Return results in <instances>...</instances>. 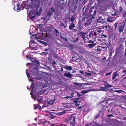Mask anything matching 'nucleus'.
I'll return each mask as SVG.
<instances>
[{
    "label": "nucleus",
    "instance_id": "52",
    "mask_svg": "<svg viewBox=\"0 0 126 126\" xmlns=\"http://www.w3.org/2000/svg\"><path fill=\"white\" fill-rule=\"evenodd\" d=\"M108 117L109 118H110L111 117H114V116L111 114L108 115Z\"/></svg>",
    "mask_w": 126,
    "mask_h": 126
},
{
    "label": "nucleus",
    "instance_id": "63",
    "mask_svg": "<svg viewBox=\"0 0 126 126\" xmlns=\"http://www.w3.org/2000/svg\"><path fill=\"white\" fill-rule=\"evenodd\" d=\"M67 110H65L63 111V114H65L66 113V112L68 111Z\"/></svg>",
    "mask_w": 126,
    "mask_h": 126
},
{
    "label": "nucleus",
    "instance_id": "55",
    "mask_svg": "<svg viewBox=\"0 0 126 126\" xmlns=\"http://www.w3.org/2000/svg\"><path fill=\"white\" fill-rule=\"evenodd\" d=\"M82 92L83 94H85L87 93V91H82Z\"/></svg>",
    "mask_w": 126,
    "mask_h": 126
},
{
    "label": "nucleus",
    "instance_id": "12",
    "mask_svg": "<svg viewBox=\"0 0 126 126\" xmlns=\"http://www.w3.org/2000/svg\"><path fill=\"white\" fill-rule=\"evenodd\" d=\"M96 11L95 10H94L93 13L91 14V17L93 19L95 18L96 16Z\"/></svg>",
    "mask_w": 126,
    "mask_h": 126
},
{
    "label": "nucleus",
    "instance_id": "61",
    "mask_svg": "<svg viewBox=\"0 0 126 126\" xmlns=\"http://www.w3.org/2000/svg\"><path fill=\"white\" fill-rule=\"evenodd\" d=\"M123 73H126V70H124L123 71Z\"/></svg>",
    "mask_w": 126,
    "mask_h": 126
},
{
    "label": "nucleus",
    "instance_id": "20",
    "mask_svg": "<svg viewBox=\"0 0 126 126\" xmlns=\"http://www.w3.org/2000/svg\"><path fill=\"white\" fill-rule=\"evenodd\" d=\"M79 99L78 98H77L74 101V103L76 104L77 105H79V104L78 103L79 102Z\"/></svg>",
    "mask_w": 126,
    "mask_h": 126
},
{
    "label": "nucleus",
    "instance_id": "21",
    "mask_svg": "<svg viewBox=\"0 0 126 126\" xmlns=\"http://www.w3.org/2000/svg\"><path fill=\"white\" fill-rule=\"evenodd\" d=\"M49 31L51 32H52L54 33V30L55 29L52 26H49Z\"/></svg>",
    "mask_w": 126,
    "mask_h": 126
},
{
    "label": "nucleus",
    "instance_id": "39",
    "mask_svg": "<svg viewBox=\"0 0 126 126\" xmlns=\"http://www.w3.org/2000/svg\"><path fill=\"white\" fill-rule=\"evenodd\" d=\"M71 98H72V97L71 96H67V97H63V98H66V99H68V100H69V99L70 100V99Z\"/></svg>",
    "mask_w": 126,
    "mask_h": 126
},
{
    "label": "nucleus",
    "instance_id": "36",
    "mask_svg": "<svg viewBox=\"0 0 126 126\" xmlns=\"http://www.w3.org/2000/svg\"><path fill=\"white\" fill-rule=\"evenodd\" d=\"M101 36L102 37H101V38H104L105 39L107 38V36L105 35L102 34Z\"/></svg>",
    "mask_w": 126,
    "mask_h": 126
},
{
    "label": "nucleus",
    "instance_id": "42",
    "mask_svg": "<svg viewBox=\"0 0 126 126\" xmlns=\"http://www.w3.org/2000/svg\"><path fill=\"white\" fill-rule=\"evenodd\" d=\"M118 24V22H117L115 23L114 24V26L115 27V30L117 28V26Z\"/></svg>",
    "mask_w": 126,
    "mask_h": 126
},
{
    "label": "nucleus",
    "instance_id": "41",
    "mask_svg": "<svg viewBox=\"0 0 126 126\" xmlns=\"http://www.w3.org/2000/svg\"><path fill=\"white\" fill-rule=\"evenodd\" d=\"M51 63L52 64H55L56 65H57V63L55 61L53 60L52 62H51Z\"/></svg>",
    "mask_w": 126,
    "mask_h": 126
},
{
    "label": "nucleus",
    "instance_id": "59",
    "mask_svg": "<svg viewBox=\"0 0 126 126\" xmlns=\"http://www.w3.org/2000/svg\"><path fill=\"white\" fill-rule=\"evenodd\" d=\"M77 95H78V96L79 97H80V96H81V95L80 94H79V93H78L77 94Z\"/></svg>",
    "mask_w": 126,
    "mask_h": 126
},
{
    "label": "nucleus",
    "instance_id": "43",
    "mask_svg": "<svg viewBox=\"0 0 126 126\" xmlns=\"http://www.w3.org/2000/svg\"><path fill=\"white\" fill-rule=\"evenodd\" d=\"M56 65L55 64H52V66L53 67L54 69H56Z\"/></svg>",
    "mask_w": 126,
    "mask_h": 126
},
{
    "label": "nucleus",
    "instance_id": "34",
    "mask_svg": "<svg viewBox=\"0 0 126 126\" xmlns=\"http://www.w3.org/2000/svg\"><path fill=\"white\" fill-rule=\"evenodd\" d=\"M94 122H93L87 124L85 126H90L91 125H92V126H93V123Z\"/></svg>",
    "mask_w": 126,
    "mask_h": 126
},
{
    "label": "nucleus",
    "instance_id": "28",
    "mask_svg": "<svg viewBox=\"0 0 126 126\" xmlns=\"http://www.w3.org/2000/svg\"><path fill=\"white\" fill-rule=\"evenodd\" d=\"M40 42L43 44H44L45 46H46L47 45V43L45 42L44 41H40Z\"/></svg>",
    "mask_w": 126,
    "mask_h": 126
},
{
    "label": "nucleus",
    "instance_id": "8",
    "mask_svg": "<svg viewBox=\"0 0 126 126\" xmlns=\"http://www.w3.org/2000/svg\"><path fill=\"white\" fill-rule=\"evenodd\" d=\"M116 19V18L111 17H109L107 19V21L109 22L114 21Z\"/></svg>",
    "mask_w": 126,
    "mask_h": 126
},
{
    "label": "nucleus",
    "instance_id": "27",
    "mask_svg": "<svg viewBox=\"0 0 126 126\" xmlns=\"http://www.w3.org/2000/svg\"><path fill=\"white\" fill-rule=\"evenodd\" d=\"M55 114L58 115H62L63 114V111L56 113H55Z\"/></svg>",
    "mask_w": 126,
    "mask_h": 126
},
{
    "label": "nucleus",
    "instance_id": "53",
    "mask_svg": "<svg viewBox=\"0 0 126 126\" xmlns=\"http://www.w3.org/2000/svg\"><path fill=\"white\" fill-rule=\"evenodd\" d=\"M73 84L75 85H80V84L79 83H77V82H75V83H73Z\"/></svg>",
    "mask_w": 126,
    "mask_h": 126
},
{
    "label": "nucleus",
    "instance_id": "56",
    "mask_svg": "<svg viewBox=\"0 0 126 126\" xmlns=\"http://www.w3.org/2000/svg\"><path fill=\"white\" fill-rule=\"evenodd\" d=\"M35 61V63L36 64H39V62L38 61Z\"/></svg>",
    "mask_w": 126,
    "mask_h": 126
},
{
    "label": "nucleus",
    "instance_id": "31",
    "mask_svg": "<svg viewBox=\"0 0 126 126\" xmlns=\"http://www.w3.org/2000/svg\"><path fill=\"white\" fill-rule=\"evenodd\" d=\"M117 71H117L113 73V76L116 77L117 76H118V72Z\"/></svg>",
    "mask_w": 126,
    "mask_h": 126
},
{
    "label": "nucleus",
    "instance_id": "13",
    "mask_svg": "<svg viewBox=\"0 0 126 126\" xmlns=\"http://www.w3.org/2000/svg\"><path fill=\"white\" fill-rule=\"evenodd\" d=\"M75 27V25L73 23H72L70 24L69 27V29L70 30H72Z\"/></svg>",
    "mask_w": 126,
    "mask_h": 126
},
{
    "label": "nucleus",
    "instance_id": "58",
    "mask_svg": "<svg viewBox=\"0 0 126 126\" xmlns=\"http://www.w3.org/2000/svg\"><path fill=\"white\" fill-rule=\"evenodd\" d=\"M99 117V116L98 115H96V116H95V118H96V119H97V118H98Z\"/></svg>",
    "mask_w": 126,
    "mask_h": 126
},
{
    "label": "nucleus",
    "instance_id": "50",
    "mask_svg": "<svg viewBox=\"0 0 126 126\" xmlns=\"http://www.w3.org/2000/svg\"><path fill=\"white\" fill-rule=\"evenodd\" d=\"M26 75L27 77H28L30 78V76H29L28 73L27 72V69L26 70Z\"/></svg>",
    "mask_w": 126,
    "mask_h": 126
},
{
    "label": "nucleus",
    "instance_id": "54",
    "mask_svg": "<svg viewBox=\"0 0 126 126\" xmlns=\"http://www.w3.org/2000/svg\"><path fill=\"white\" fill-rule=\"evenodd\" d=\"M103 0H98V2L99 3H101L102 2Z\"/></svg>",
    "mask_w": 126,
    "mask_h": 126
},
{
    "label": "nucleus",
    "instance_id": "51",
    "mask_svg": "<svg viewBox=\"0 0 126 126\" xmlns=\"http://www.w3.org/2000/svg\"><path fill=\"white\" fill-rule=\"evenodd\" d=\"M73 32H78V31H79V30H77V29H73Z\"/></svg>",
    "mask_w": 126,
    "mask_h": 126
},
{
    "label": "nucleus",
    "instance_id": "44",
    "mask_svg": "<svg viewBox=\"0 0 126 126\" xmlns=\"http://www.w3.org/2000/svg\"><path fill=\"white\" fill-rule=\"evenodd\" d=\"M96 31V33L98 32L99 33H101L102 32L101 30L100 29L97 30Z\"/></svg>",
    "mask_w": 126,
    "mask_h": 126
},
{
    "label": "nucleus",
    "instance_id": "25",
    "mask_svg": "<svg viewBox=\"0 0 126 126\" xmlns=\"http://www.w3.org/2000/svg\"><path fill=\"white\" fill-rule=\"evenodd\" d=\"M34 109L35 110L37 108L40 109L41 108V106L40 105H34Z\"/></svg>",
    "mask_w": 126,
    "mask_h": 126
},
{
    "label": "nucleus",
    "instance_id": "62",
    "mask_svg": "<svg viewBox=\"0 0 126 126\" xmlns=\"http://www.w3.org/2000/svg\"><path fill=\"white\" fill-rule=\"evenodd\" d=\"M60 67L61 68V69L60 70V71H63V68L62 67Z\"/></svg>",
    "mask_w": 126,
    "mask_h": 126
},
{
    "label": "nucleus",
    "instance_id": "49",
    "mask_svg": "<svg viewBox=\"0 0 126 126\" xmlns=\"http://www.w3.org/2000/svg\"><path fill=\"white\" fill-rule=\"evenodd\" d=\"M77 59L75 60L74 59H72L70 61V62H75L76 61Z\"/></svg>",
    "mask_w": 126,
    "mask_h": 126
},
{
    "label": "nucleus",
    "instance_id": "64",
    "mask_svg": "<svg viewBox=\"0 0 126 126\" xmlns=\"http://www.w3.org/2000/svg\"><path fill=\"white\" fill-rule=\"evenodd\" d=\"M59 126H63V125L62 124H59Z\"/></svg>",
    "mask_w": 126,
    "mask_h": 126
},
{
    "label": "nucleus",
    "instance_id": "3",
    "mask_svg": "<svg viewBox=\"0 0 126 126\" xmlns=\"http://www.w3.org/2000/svg\"><path fill=\"white\" fill-rule=\"evenodd\" d=\"M54 12L55 10L53 8L51 7L49 9L47 13V16H51L53 14V13Z\"/></svg>",
    "mask_w": 126,
    "mask_h": 126
},
{
    "label": "nucleus",
    "instance_id": "17",
    "mask_svg": "<svg viewBox=\"0 0 126 126\" xmlns=\"http://www.w3.org/2000/svg\"><path fill=\"white\" fill-rule=\"evenodd\" d=\"M105 17L103 16V17L102 16H100L98 18V19L99 20H99L98 21V22H101V23L102 21H101L103 20L104 21L105 19Z\"/></svg>",
    "mask_w": 126,
    "mask_h": 126
},
{
    "label": "nucleus",
    "instance_id": "7",
    "mask_svg": "<svg viewBox=\"0 0 126 126\" xmlns=\"http://www.w3.org/2000/svg\"><path fill=\"white\" fill-rule=\"evenodd\" d=\"M33 98L35 100H37L39 103H41L43 100V97L41 96H39L37 97L35 96H34Z\"/></svg>",
    "mask_w": 126,
    "mask_h": 126
},
{
    "label": "nucleus",
    "instance_id": "26",
    "mask_svg": "<svg viewBox=\"0 0 126 126\" xmlns=\"http://www.w3.org/2000/svg\"><path fill=\"white\" fill-rule=\"evenodd\" d=\"M115 92L118 93H122V92H124V91L121 90H116L115 91Z\"/></svg>",
    "mask_w": 126,
    "mask_h": 126
},
{
    "label": "nucleus",
    "instance_id": "47",
    "mask_svg": "<svg viewBox=\"0 0 126 126\" xmlns=\"http://www.w3.org/2000/svg\"><path fill=\"white\" fill-rule=\"evenodd\" d=\"M34 78L36 79L37 80H40L41 79V78H39L38 77H35Z\"/></svg>",
    "mask_w": 126,
    "mask_h": 126
},
{
    "label": "nucleus",
    "instance_id": "5",
    "mask_svg": "<svg viewBox=\"0 0 126 126\" xmlns=\"http://www.w3.org/2000/svg\"><path fill=\"white\" fill-rule=\"evenodd\" d=\"M125 22H126L125 21V22L121 26H118V31L119 32L121 33L123 31Z\"/></svg>",
    "mask_w": 126,
    "mask_h": 126
},
{
    "label": "nucleus",
    "instance_id": "14",
    "mask_svg": "<svg viewBox=\"0 0 126 126\" xmlns=\"http://www.w3.org/2000/svg\"><path fill=\"white\" fill-rule=\"evenodd\" d=\"M59 6L61 9H63V0H61L59 2Z\"/></svg>",
    "mask_w": 126,
    "mask_h": 126
},
{
    "label": "nucleus",
    "instance_id": "32",
    "mask_svg": "<svg viewBox=\"0 0 126 126\" xmlns=\"http://www.w3.org/2000/svg\"><path fill=\"white\" fill-rule=\"evenodd\" d=\"M19 5H20V4H19V3L17 5V11H20L21 10V9L19 7Z\"/></svg>",
    "mask_w": 126,
    "mask_h": 126
},
{
    "label": "nucleus",
    "instance_id": "9",
    "mask_svg": "<svg viewBox=\"0 0 126 126\" xmlns=\"http://www.w3.org/2000/svg\"><path fill=\"white\" fill-rule=\"evenodd\" d=\"M104 85L106 88H111L113 87V86L110 84H109L107 81H105L104 82Z\"/></svg>",
    "mask_w": 126,
    "mask_h": 126
},
{
    "label": "nucleus",
    "instance_id": "45",
    "mask_svg": "<svg viewBox=\"0 0 126 126\" xmlns=\"http://www.w3.org/2000/svg\"><path fill=\"white\" fill-rule=\"evenodd\" d=\"M120 48H117L116 50V52L119 53L120 52Z\"/></svg>",
    "mask_w": 126,
    "mask_h": 126
},
{
    "label": "nucleus",
    "instance_id": "4",
    "mask_svg": "<svg viewBox=\"0 0 126 126\" xmlns=\"http://www.w3.org/2000/svg\"><path fill=\"white\" fill-rule=\"evenodd\" d=\"M76 117L74 116H72L70 118V121H68V122H70L73 126H75V121Z\"/></svg>",
    "mask_w": 126,
    "mask_h": 126
},
{
    "label": "nucleus",
    "instance_id": "1",
    "mask_svg": "<svg viewBox=\"0 0 126 126\" xmlns=\"http://www.w3.org/2000/svg\"><path fill=\"white\" fill-rule=\"evenodd\" d=\"M31 5L32 6L33 8H36V12H37V15H40L41 13L40 11L41 10L42 8L41 7L40 10L39 12L38 9L40 6V1L36 0H32L31 2Z\"/></svg>",
    "mask_w": 126,
    "mask_h": 126
},
{
    "label": "nucleus",
    "instance_id": "10",
    "mask_svg": "<svg viewBox=\"0 0 126 126\" xmlns=\"http://www.w3.org/2000/svg\"><path fill=\"white\" fill-rule=\"evenodd\" d=\"M64 75L69 78H71L72 76V74H70L69 72L67 71H65Z\"/></svg>",
    "mask_w": 126,
    "mask_h": 126
},
{
    "label": "nucleus",
    "instance_id": "48",
    "mask_svg": "<svg viewBox=\"0 0 126 126\" xmlns=\"http://www.w3.org/2000/svg\"><path fill=\"white\" fill-rule=\"evenodd\" d=\"M112 72L111 71V72H110L109 73H107L106 74L105 76H107L110 75L111 74V73H112Z\"/></svg>",
    "mask_w": 126,
    "mask_h": 126
},
{
    "label": "nucleus",
    "instance_id": "37",
    "mask_svg": "<svg viewBox=\"0 0 126 126\" xmlns=\"http://www.w3.org/2000/svg\"><path fill=\"white\" fill-rule=\"evenodd\" d=\"M75 20V16H73L70 19V21L71 22H73Z\"/></svg>",
    "mask_w": 126,
    "mask_h": 126
},
{
    "label": "nucleus",
    "instance_id": "30",
    "mask_svg": "<svg viewBox=\"0 0 126 126\" xmlns=\"http://www.w3.org/2000/svg\"><path fill=\"white\" fill-rule=\"evenodd\" d=\"M54 30L55 31L54 32H55V34L57 35H58L59 34V32L57 30L55 29H54Z\"/></svg>",
    "mask_w": 126,
    "mask_h": 126
},
{
    "label": "nucleus",
    "instance_id": "11",
    "mask_svg": "<svg viewBox=\"0 0 126 126\" xmlns=\"http://www.w3.org/2000/svg\"><path fill=\"white\" fill-rule=\"evenodd\" d=\"M63 68L68 70H71L72 69V67L71 66H68L66 65L63 66Z\"/></svg>",
    "mask_w": 126,
    "mask_h": 126
},
{
    "label": "nucleus",
    "instance_id": "2",
    "mask_svg": "<svg viewBox=\"0 0 126 126\" xmlns=\"http://www.w3.org/2000/svg\"><path fill=\"white\" fill-rule=\"evenodd\" d=\"M97 34L96 32L94 31H92L90 33L89 36L90 38H88L89 39H91L90 41L91 42H93L95 41L96 37L97 36Z\"/></svg>",
    "mask_w": 126,
    "mask_h": 126
},
{
    "label": "nucleus",
    "instance_id": "35",
    "mask_svg": "<svg viewBox=\"0 0 126 126\" xmlns=\"http://www.w3.org/2000/svg\"><path fill=\"white\" fill-rule=\"evenodd\" d=\"M48 54V52H42V53H40V54L41 55H47Z\"/></svg>",
    "mask_w": 126,
    "mask_h": 126
},
{
    "label": "nucleus",
    "instance_id": "38",
    "mask_svg": "<svg viewBox=\"0 0 126 126\" xmlns=\"http://www.w3.org/2000/svg\"><path fill=\"white\" fill-rule=\"evenodd\" d=\"M85 74L88 76H92V74L91 73H87V72H85Z\"/></svg>",
    "mask_w": 126,
    "mask_h": 126
},
{
    "label": "nucleus",
    "instance_id": "23",
    "mask_svg": "<svg viewBox=\"0 0 126 126\" xmlns=\"http://www.w3.org/2000/svg\"><path fill=\"white\" fill-rule=\"evenodd\" d=\"M78 30L79 31L83 28L82 26L80 24H79V23H78Z\"/></svg>",
    "mask_w": 126,
    "mask_h": 126
},
{
    "label": "nucleus",
    "instance_id": "46",
    "mask_svg": "<svg viewBox=\"0 0 126 126\" xmlns=\"http://www.w3.org/2000/svg\"><path fill=\"white\" fill-rule=\"evenodd\" d=\"M36 16L35 15H34V16H31L30 17V18L31 19H34L35 18Z\"/></svg>",
    "mask_w": 126,
    "mask_h": 126
},
{
    "label": "nucleus",
    "instance_id": "6",
    "mask_svg": "<svg viewBox=\"0 0 126 126\" xmlns=\"http://www.w3.org/2000/svg\"><path fill=\"white\" fill-rule=\"evenodd\" d=\"M119 12L122 13V16L123 17H125V21L126 22V12L125 11H124L122 7H120L119 9Z\"/></svg>",
    "mask_w": 126,
    "mask_h": 126
},
{
    "label": "nucleus",
    "instance_id": "29",
    "mask_svg": "<svg viewBox=\"0 0 126 126\" xmlns=\"http://www.w3.org/2000/svg\"><path fill=\"white\" fill-rule=\"evenodd\" d=\"M30 60L32 62H34L35 61V59L33 57H30Z\"/></svg>",
    "mask_w": 126,
    "mask_h": 126
},
{
    "label": "nucleus",
    "instance_id": "40",
    "mask_svg": "<svg viewBox=\"0 0 126 126\" xmlns=\"http://www.w3.org/2000/svg\"><path fill=\"white\" fill-rule=\"evenodd\" d=\"M50 50V48L49 47H47V48L45 49H44V51L45 52L47 51L48 50Z\"/></svg>",
    "mask_w": 126,
    "mask_h": 126
},
{
    "label": "nucleus",
    "instance_id": "15",
    "mask_svg": "<svg viewBox=\"0 0 126 126\" xmlns=\"http://www.w3.org/2000/svg\"><path fill=\"white\" fill-rule=\"evenodd\" d=\"M78 34H81V36L82 37L83 39L85 38V36L86 35V33L84 32H80L78 33Z\"/></svg>",
    "mask_w": 126,
    "mask_h": 126
},
{
    "label": "nucleus",
    "instance_id": "57",
    "mask_svg": "<svg viewBox=\"0 0 126 126\" xmlns=\"http://www.w3.org/2000/svg\"><path fill=\"white\" fill-rule=\"evenodd\" d=\"M116 78V77L113 76L112 78V79H113V80H114Z\"/></svg>",
    "mask_w": 126,
    "mask_h": 126
},
{
    "label": "nucleus",
    "instance_id": "19",
    "mask_svg": "<svg viewBox=\"0 0 126 126\" xmlns=\"http://www.w3.org/2000/svg\"><path fill=\"white\" fill-rule=\"evenodd\" d=\"M49 117L50 118L53 119L56 117V116L55 115L51 113L49 115Z\"/></svg>",
    "mask_w": 126,
    "mask_h": 126
},
{
    "label": "nucleus",
    "instance_id": "16",
    "mask_svg": "<svg viewBox=\"0 0 126 126\" xmlns=\"http://www.w3.org/2000/svg\"><path fill=\"white\" fill-rule=\"evenodd\" d=\"M98 90L100 91H106L107 90V89L106 88V87H101L99 88Z\"/></svg>",
    "mask_w": 126,
    "mask_h": 126
},
{
    "label": "nucleus",
    "instance_id": "60",
    "mask_svg": "<svg viewBox=\"0 0 126 126\" xmlns=\"http://www.w3.org/2000/svg\"><path fill=\"white\" fill-rule=\"evenodd\" d=\"M97 50L98 51H100L101 50V49H100V48H97Z\"/></svg>",
    "mask_w": 126,
    "mask_h": 126
},
{
    "label": "nucleus",
    "instance_id": "18",
    "mask_svg": "<svg viewBox=\"0 0 126 126\" xmlns=\"http://www.w3.org/2000/svg\"><path fill=\"white\" fill-rule=\"evenodd\" d=\"M31 80L32 82V85L31 86V87L32 89V90H34L36 85L35 84L33 83V80Z\"/></svg>",
    "mask_w": 126,
    "mask_h": 126
},
{
    "label": "nucleus",
    "instance_id": "33",
    "mask_svg": "<svg viewBox=\"0 0 126 126\" xmlns=\"http://www.w3.org/2000/svg\"><path fill=\"white\" fill-rule=\"evenodd\" d=\"M78 39L79 38L78 37L77 38L73 40L72 41L74 43H76L77 41L78 40Z\"/></svg>",
    "mask_w": 126,
    "mask_h": 126
},
{
    "label": "nucleus",
    "instance_id": "22",
    "mask_svg": "<svg viewBox=\"0 0 126 126\" xmlns=\"http://www.w3.org/2000/svg\"><path fill=\"white\" fill-rule=\"evenodd\" d=\"M96 45V43H92L88 44V47L89 48H91Z\"/></svg>",
    "mask_w": 126,
    "mask_h": 126
},
{
    "label": "nucleus",
    "instance_id": "24",
    "mask_svg": "<svg viewBox=\"0 0 126 126\" xmlns=\"http://www.w3.org/2000/svg\"><path fill=\"white\" fill-rule=\"evenodd\" d=\"M54 101H55L54 100H48V104L51 105L53 103V102Z\"/></svg>",
    "mask_w": 126,
    "mask_h": 126
}]
</instances>
